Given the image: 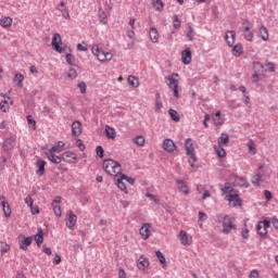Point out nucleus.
Returning a JSON list of instances; mask_svg holds the SVG:
<instances>
[{"instance_id": "bf43d9fd", "label": "nucleus", "mask_w": 278, "mask_h": 278, "mask_svg": "<svg viewBox=\"0 0 278 278\" xmlns=\"http://www.w3.org/2000/svg\"><path fill=\"white\" fill-rule=\"evenodd\" d=\"M68 79H77V70L71 67L67 72Z\"/></svg>"}, {"instance_id": "864d4df0", "label": "nucleus", "mask_w": 278, "mask_h": 278, "mask_svg": "<svg viewBox=\"0 0 278 278\" xmlns=\"http://www.w3.org/2000/svg\"><path fill=\"white\" fill-rule=\"evenodd\" d=\"M96 153H97L98 157H100V160H103V157H105V150L103 149L102 146L96 147Z\"/></svg>"}, {"instance_id": "e433bc0d", "label": "nucleus", "mask_w": 278, "mask_h": 278, "mask_svg": "<svg viewBox=\"0 0 278 278\" xmlns=\"http://www.w3.org/2000/svg\"><path fill=\"white\" fill-rule=\"evenodd\" d=\"M258 36L264 40V42H267L269 36H268V28L266 26H261L258 29Z\"/></svg>"}, {"instance_id": "4468645a", "label": "nucleus", "mask_w": 278, "mask_h": 278, "mask_svg": "<svg viewBox=\"0 0 278 278\" xmlns=\"http://www.w3.org/2000/svg\"><path fill=\"white\" fill-rule=\"evenodd\" d=\"M213 125H215V127H220V125L225 124V115H223V112H220V110L215 111V113H213Z\"/></svg>"}, {"instance_id": "6e6d98bb", "label": "nucleus", "mask_w": 278, "mask_h": 278, "mask_svg": "<svg viewBox=\"0 0 278 278\" xmlns=\"http://www.w3.org/2000/svg\"><path fill=\"white\" fill-rule=\"evenodd\" d=\"M121 177L124 181H127V184H130V186H134L136 184V178L127 176L126 174H121Z\"/></svg>"}, {"instance_id": "dca6fc26", "label": "nucleus", "mask_w": 278, "mask_h": 278, "mask_svg": "<svg viewBox=\"0 0 278 278\" xmlns=\"http://www.w3.org/2000/svg\"><path fill=\"white\" fill-rule=\"evenodd\" d=\"M56 10H59V12H61L63 18H65V21H71V13H68V8H66V2H64V0H62L58 5H56Z\"/></svg>"}, {"instance_id": "5fc2aeb1", "label": "nucleus", "mask_w": 278, "mask_h": 278, "mask_svg": "<svg viewBox=\"0 0 278 278\" xmlns=\"http://www.w3.org/2000/svg\"><path fill=\"white\" fill-rule=\"evenodd\" d=\"M54 215L60 218V216H62V206H60V204H51Z\"/></svg>"}, {"instance_id": "f3484780", "label": "nucleus", "mask_w": 278, "mask_h": 278, "mask_svg": "<svg viewBox=\"0 0 278 278\" xmlns=\"http://www.w3.org/2000/svg\"><path fill=\"white\" fill-rule=\"evenodd\" d=\"M163 149L167 153H174L175 151H177V144H175V141H173V139H165L163 141Z\"/></svg>"}, {"instance_id": "72a5a7b5", "label": "nucleus", "mask_w": 278, "mask_h": 278, "mask_svg": "<svg viewBox=\"0 0 278 278\" xmlns=\"http://www.w3.org/2000/svg\"><path fill=\"white\" fill-rule=\"evenodd\" d=\"M155 255H156L160 264L162 265V268H166V266H168V263L166 262V256H164V253H162V251L157 250V251H155Z\"/></svg>"}, {"instance_id": "c756f323", "label": "nucleus", "mask_w": 278, "mask_h": 278, "mask_svg": "<svg viewBox=\"0 0 278 278\" xmlns=\"http://www.w3.org/2000/svg\"><path fill=\"white\" fill-rule=\"evenodd\" d=\"M81 134V122L75 121L72 123V136H79Z\"/></svg>"}, {"instance_id": "7c9ffc66", "label": "nucleus", "mask_w": 278, "mask_h": 278, "mask_svg": "<svg viewBox=\"0 0 278 278\" xmlns=\"http://www.w3.org/2000/svg\"><path fill=\"white\" fill-rule=\"evenodd\" d=\"M12 23H14V20L10 16H2L0 18V26L3 27V29H8V27H12Z\"/></svg>"}, {"instance_id": "603ef678", "label": "nucleus", "mask_w": 278, "mask_h": 278, "mask_svg": "<svg viewBox=\"0 0 278 278\" xmlns=\"http://www.w3.org/2000/svg\"><path fill=\"white\" fill-rule=\"evenodd\" d=\"M254 73H262L264 71V65L260 61L253 63Z\"/></svg>"}, {"instance_id": "e2e57ef3", "label": "nucleus", "mask_w": 278, "mask_h": 278, "mask_svg": "<svg viewBox=\"0 0 278 278\" xmlns=\"http://www.w3.org/2000/svg\"><path fill=\"white\" fill-rule=\"evenodd\" d=\"M8 251H10V244L8 243H2L1 248H0V253L1 255H5V253H8Z\"/></svg>"}, {"instance_id": "f257e3e1", "label": "nucleus", "mask_w": 278, "mask_h": 278, "mask_svg": "<svg viewBox=\"0 0 278 278\" xmlns=\"http://www.w3.org/2000/svg\"><path fill=\"white\" fill-rule=\"evenodd\" d=\"M223 194H226V199L229 203H235V205H242V199H240V194H238V190L233 189V187L229 186V182H226L222 188Z\"/></svg>"}, {"instance_id": "39448f33", "label": "nucleus", "mask_w": 278, "mask_h": 278, "mask_svg": "<svg viewBox=\"0 0 278 278\" xmlns=\"http://www.w3.org/2000/svg\"><path fill=\"white\" fill-rule=\"evenodd\" d=\"M242 36L247 42H253V38H255L253 23H251L249 20H243L242 22Z\"/></svg>"}, {"instance_id": "c9c22d12", "label": "nucleus", "mask_w": 278, "mask_h": 278, "mask_svg": "<svg viewBox=\"0 0 278 278\" xmlns=\"http://www.w3.org/2000/svg\"><path fill=\"white\" fill-rule=\"evenodd\" d=\"M98 18L102 25H108V14H105V11L101 7L98 10Z\"/></svg>"}, {"instance_id": "c85d7f7f", "label": "nucleus", "mask_w": 278, "mask_h": 278, "mask_svg": "<svg viewBox=\"0 0 278 278\" xmlns=\"http://www.w3.org/2000/svg\"><path fill=\"white\" fill-rule=\"evenodd\" d=\"M231 53L235 58H240V55L244 53V47L242 46V43H236L232 47Z\"/></svg>"}, {"instance_id": "cd10ccee", "label": "nucleus", "mask_w": 278, "mask_h": 278, "mask_svg": "<svg viewBox=\"0 0 278 278\" xmlns=\"http://www.w3.org/2000/svg\"><path fill=\"white\" fill-rule=\"evenodd\" d=\"M177 188L182 192V194H190V189L188 188V185L181 179H176Z\"/></svg>"}, {"instance_id": "ddd939ff", "label": "nucleus", "mask_w": 278, "mask_h": 278, "mask_svg": "<svg viewBox=\"0 0 278 278\" xmlns=\"http://www.w3.org/2000/svg\"><path fill=\"white\" fill-rule=\"evenodd\" d=\"M181 62L185 64V66H188L192 63V49L189 47L181 51Z\"/></svg>"}, {"instance_id": "2f4dec72", "label": "nucleus", "mask_w": 278, "mask_h": 278, "mask_svg": "<svg viewBox=\"0 0 278 278\" xmlns=\"http://www.w3.org/2000/svg\"><path fill=\"white\" fill-rule=\"evenodd\" d=\"M149 36H150L151 42H153V43L159 42L160 33L157 31V28H155V27L150 28Z\"/></svg>"}, {"instance_id": "8fccbe9b", "label": "nucleus", "mask_w": 278, "mask_h": 278, "mask_svg": "<svg viewBox=\"0 0 278 278\" xmlns=\"http://www.w3.org/2000/svg\"><path fill=\"white\" fill-rule=\"evenodd\" d=\"M153 7L155 8L156 12H162L164 10V2L162 0H154Z\"/></svg>"}, {"instance_id": "37998d69", "label": "nucleus", "mask_w": 278, "mask_h": 278, "mask_svg": "<svg viewBox=\"0 0 278 278\" xmlns=\"http://www.w3.org/2000/svg\"><path fill=\"white\" fill-rule=\"evenodd\" d=\"M251 181L256 188H260L262 186V174L252 176Z\"/></svg>"}, {"instance_id": "c03bdc74", "label": "nucleus", "mask_w": 278, "mask_h": 278, "mask_svg": "<svg viewBox=\"0 0 278 278\" xmlns=\"http://www.w3.org/2000/svg\"><path fill=\"white\" fill-rule=\"evenodd\" d=\"M164 108V104L162 103V100L160 99V92L155 93V106L154 110L155 112H160Z\"/></svg>"}, {"instance_id": "de8ad7c7", "label": "nucleus", "mask_w": 278, "mask_h": 278, "mask_svg": "<svg viewBox=\"0 0 278 278\" xmlns=\"http://www.w3.org/2000/svg\"><path fill=\"white\" fill-rule=\"evenodd\" d=\"M26 121L30 129L36 130V119L31 115H26Z\"/></svg>"}, {"instance_id": "3c124183", "label": "nucleus", "mask_w": 278, "mask_h": 278, "mask_svg": "<svg viewBox=\"0 0 278 278\" xmlns=\"http://www.w3.org/2000/svg\"><path fill=\"white\" fill-rule=\"evenodd\" d=\"M2 210L5 218H10V216H12V207H10L9 203L2 206Z\"/></svg>"}, {"instance_id": "b1692460", "label": "nucleus", "mask_w": 278, "mask_h": 278, "mask_svg": "<svg viewBox=\"0 0 278 278\" xmlns=\"http://www.w3.org/2000/svg\"><path fill=\"white\" fill-rule=\"evenodd\" d=\"M65 53V60L70 66H77V59H75V55H73V49L71 48V51H64Z\"/></svg>"}, {"instance_id": "4d7b16f0", "label": "nucleus", "mask_w": 278, "mask_h": 278, "mask_svg": "<svg viewBox=\"0 0 278 278\" xmlns=\"http://www.w3.org/2000/svg\"><path fill=\"white\" fill-rule=\"evenodd\" d=\"M265 66L267 67L268 73H275L277 71V66L270 61H266Z\"/></svg>"}, {"instance_id": "0eeeda50", "label": "nucleus", "mask_w": 278, "mask_h": 278, "mask_svg": "<svg viewBox=\"0 0 278 278\" xmlns=\"http://www.w3.org/2000/svg\"><path fill=\"white\" fill-rule=\"evenodd\" d=\"M236 229L237 226L233 224V218H231L229 215H225L223 219V233H225V236H229V233Z\"/></svg>"}, {"instance_id": "a211bd4d", "label": "nucleus", "mask_w": 278, "mask_h": 278, "mask_svg": "<svg viewBox=\"0 0 278 278\" xmlns=\"http://www.w3.org/2000/svg\"><path fill=\"white\" fill-rule=\"evenodd\" d=\"M175 77H179V74L178 73H174L172 76H167L166 77V81L167 83V86L173 89V88H179V79L178 78H175Z\"/></svg>"}, {"instance_id": "f03ea898", "label": "nucleus", "mask_w": 278, "mask_h": 278, "mask_svg": "<svg viewBox=\"0 0 278 278\" xmlns=\"http://www.w3.org/2000/svg\"><path fill=\"white\" fill-rule=\"evenodd\" d=\"M91 53L99 60V62L105 63L111 62L114 54L112 52H106L103 48H100L98 43H93L91 47Z\"/></svg>"}, {"instance_id": "a19ab883", "label": "nucleus", "mask_w": 278, "mask_h": 278, "mask_svg": "<svg viewBox=\"0 0 278 278\" xmlns=\"http://www.w3.org/2000/svg\"><path fill=\"white\" fill-rule=\"evenodd\" d=\"M127 81L130 88H138V86H140V81H138V78L134 75H129Z\"/></svg>"}, {"instance_id": "f704fd0d", "label": "nucleus", "mask_w": 278, "mask_h": 278, "mask_svg": "<svg viewBox=\"0 0 278 278\" xmlns=\"http://www.w3.org/2000/svg\"><path fill=\"white\" fill-rule=\"evenodd\" d=\"M47 160L52 164H62V154L58 156L56 154H45Z\"/></svg>"}, {"instance_id": "2eb2a0df", "label": "nucleus", "mask_w": 278, "mask_h": 278, "mask_svg": "<svg viewBox=\"0 0 278 278\" xmlns=\"http://www.w3.org/2000/svg\"><path fill=\"white\" fill-rule=\"evenodd\" d=\"M139 233L142 240H149L151 238V224L143 223L141 228L139 229Z\"/></svg>"}, {"instance_id": "a878e982", "label": "nucleus", "mask_w": 278, "mask_h": 278, "mask_svg": "<svg viewBox=\"0 0 278 278\" xmlns=\"http://www.w3.org/2000/svg\"><path fill=\"white\" fill-rule=\"evenodd\" d=\"M194 36H197V31H194V27H192V24L188 23L186 33L187 40H189V42H192V40H194Z\"/></svg>"}, {"instance_id": "4c0bfd02", "label": "nucleus", "mask_w": 278, "mask_h": 278, "mask_svg": "<svg viewBox=\"0 0 278 278\" xmlns=\"http://www.w3.org/2000/svg\"><path fill=\"white\" fill-rule=\"evenodd\" d=\"M179 238L180 244H184V247L190 245V241L188 240V232H186V230H180Z\"/></svg>"}, {"instance_id": "69168bd1", "label": "nucleus", "mask_w": 278, "mask_h": 278, "mask_svg": "<svg viewBox=\"0 0 278 278\" xmlns=\"http://www.w3.org/2000/svg\"><path fill=\"white\" fill-rule=\"evenodd\" d=\"M76 147L79 149V151H86V146L81 139L76 140Z\"/></svg>"}, {"instance_id": "052dcab7", "label": "nucleus", "mask_w": 278, "mask_h": 278, "mask_svg": "<svg viewBox=\"0 0 278 278\" xmlns=\"http://www.w3.org/2000/svg\"><path fill=\"white\" fill-rule=\"evenodd\" d=\"M146 197L147 199H150V201H153L156 205L160 203V199L151 192H147Z\"/></svg>"}, {"instance_id": "1a4fd4ad", "label": "nucleus", "mask_w": 278, "mask_h": 278, "mask_svg": "<svg viewBox=\"0 0 278 278\" xmlns=\"http://www.w3.org/2000/svg\"><path fill=\"white\" fill-rule=\"evenodd\" d=\"M16 147V139L14 137H8L4 139L2 143V154L3 153H11Z\"/></svg>"}, {"instance_id": "6e6552de", "label": "nucleus", "mask_w": 278, "mask_h": 278, "mask_svg": "<svg viewBox=\"0 0 278 278\" xmlns=\"http://www.w3.org/2000/svg\"><path fill=\"white\" fill-rule=\"evenodd\" d=\"M185 149L186 154L190 160H193L194 162H199V159H197V153H194V143H192V138H187L185 140Z\"/></svg>"}, {"instance_id": "13d9d810", "label": "nucleus", "mask_w": 278, "mask_h": 278, "mask_svg": "<svg viewBox=\"0 0 278 278\" xmlns=\"http://www.w3.org/2000/svg\"><path fill=\"white\" fill-rule=\"evenodd\" d=\"M77 88H79L80 94H86V90L88 89V85H86V81L81 80L77 84Z\"/></svg>"}, {"instance_id": "0e129e2a", "label": "nucleus", "mask_w": 278, "mask_h": 278, "mask_svg": "<svg viewBox=\"0 0 278 278\" xmlns=\"http://www.w3.org/2000/svg\"><path fill=\"white\" fill-rule=\"evenodd\" d=\"M62 150H60L56 146H52L49 151H46L45 154H55L61 153Z\"/></svg>"}, {"instance_id": "a18cd8bd", "label": "nucleus", "mask_w": 278, "mask_h": 278, "mask_svg": "<svg viewBox=\"0 0 278 278\" xmlns=\"http://www.w3.org/2000/svg\"><path fill=\"white\" fill-rule=\"evenodd\" d=\"M172 21L174 29H181V20H179V15H174Z\"/></svg>"}, {"instance_id": "7ed1b4c3", "label": "nucleus", "mask_w": 278, "mask_h": 278, "mask_svg": "<svg viewBox=\"0 0 278 278\" xmlns=\"http://www.w3.org/2000/svg\"><path fill=\"white\" fill-rule=\"evenodd\" d=\"M103 170L106 175H118L121 173V163L112 159H106L103 161Z\"/></svg>"}, {"instance_id": "9d476101", "label": "nucleus", "mask_w": 278, "mask_h": 278, "mask_svg": "<svg viewBox=\"0 0 278 278\" xmlns=\"http://www.w3.org/2000/svg\"><path fill=\"white\" fill-rule=\"evenodd\" d=\"M62 162H65L66 164H77L79 162V159H77V154L71 151H66L61 154Z\"/></svg>"}, {"instance_id": "58836bf2", "label": "nucleus", "mask_w": 278, "mask_h": 278, "mask_svg": "<svg viewBox=\"0 0 278 278\" xmlns=\"http://www.w3.org/2000/svg\"><path fill=\"white\" fill-rule=\"evenodd\" d=\"M168 114H169V117L172 118V121H174V123H179V121H181V116L179 115L177 110L169 109Z\"/></svg>"}, {"instance_id": "338daca9", "label": "nucleus", "mask_w": 278, "mask_h": 278, "mask_svg": "<svg viewBox=\"0 0 278 278\" xmlns=\"http://www.w3.org/2000/svg\"><path fill=\"white\" fill-rule=\"evenodd\" d=\"M263 194L266 201H273V192H270L269 190H264Z\"/></svg>"}, {"instance_id": "393cba45", "label": "nucleus", "mask_w": 278, "mask_h": 278, "mask_svg": "<svg viewBox=\"0 0 278 278\" xmlns=\"http://www.w3.org/2000/svg\"><path fill=\"white\" fill-rule=\"evenodd\" d=\"M104 134L109 140H116V129L114 127L106 125Z\"/></svg>"}, {"instance_id": "473e14b6", "label": "nucleus", "mask_w": 278, "mask_h": 278, "mask_svg": "<svg viewBox=\"0 0 278 278\" xmlns=\"http://www.w3.org/2000/svg\"><path fill=\"white\" fill-rule=\"evenodd\" d=\"M14 84H16L17 88H23V81H25V75L21 72L16 73L13 78Z\"/></svg>"}, {"instance_id": "9b49d317", "label": "nucleus", "mask_w": 278, "mask_h": 278, "mask_svg": "<svg viewBox=\"0 0 278 278\" xmlns=\"http://www.w3.org/2000/svg\"><path fill=\"white\" fill-rule=\"evenodd\" d=\"M65 225L67 229H75V226L77 225V216L75 212L68 211L66 218H65Z\"/></svg>"}, {"instance_id": "412c9836", "label": "nucleus", "mask_w": 278, "mask_h": 278, "mask_svg": "<svg viewBox=\"0 0 278 278\" xmlns=\"http://www.w3.org/2000/svg\"><path fill=\"white\" fill-rule=\"evenodd\" d=\"M231 179H233L236 184L240 186V188H249L251 186L245 177H240L237 174H233Z\"/></svg>"}, {"instance_id": "20e7f679", "label": "nucleus", "mask_w": 278, "mask_h": 278, "mask_svg": "<svg viewBox=\"0 0 278 278\" xmlns=\"http://www.w3.org/2000/svg\"><path fill=\"white\" fill-rule=\"evenodd\" d=\"M51 47L53 51H56V53H64V51H71V47L65 45L62 46V36L60 33H56L52 36Z\"/></svg>"}, {"instance_id": "4be33fe9", "label": "nucleus", "mask_w": 278, "mask_h": 278, "mask_svg": "<svg viewBox=\"0 0 278 278\" xmlns=\"http://www.w3.org/2000/svg\"><path fill=\"white\" fill-rule=\"evenodd\" d=\"M151 262H149V258L146 257L144 255H141L138 260H137V267L139 268V270H144L146 268H149Z\"/></svg>"}, {"instance_id": "680f3d73", "label": "nucleus", "mask_w": 278, "mask_h": 278, "mask_svg": "<svg viewBox=\"0 0 278 278\" xmlns=\"http://www.w3.org/2000/svg\"><path fill=\"white\" fill-rule=\"evenodd\" d=\"M77 51H88V43L86 41H83V43H77Z\"/></svg>"}, {"instance_id": "09e8293b", "label": "nucleus", "mask_w": 278, "mask_h": 278, "mask_svg": "<svg viewBox=\"0 0 278 278\" xmlns=\"http://www.w3.org/2000/svg\"><path fill=\"white\" fill-rule=\"evenodd\" d=\"M214 150L216 152L217 157H227V152L225 151V148L223 147H214Z\"/></svg>"}, {"instance_id": "aec40b11", "label": "nucleus", "mask_w": 278, "mask_h": 278, "mask_svg": "<svg viewBox=\"0 0 278 278\" xmlns=\"http://www.w3.org/2000/svg\"><path fill=\"white\" fill-rule=\"evenodd\" d=\"M225 41L228 47H233V45H236V30L226 31Z\"/></svg>"}, {"instance_id": "ea45409f", "label": "nucleus", "mask_w": 278, "mask_h": 278, "mask_svg": "<svg viewBox=\"0 0 278 278\" xmlns=\"http://www.w3.org/2000/svg\"><path fill=\"white\" fill-rule=\"evenodd\" d=\"M123 176H119L117 179L116 186L122 190V192H125V194H129V191L127 190V186L124 182Z\"/></svg>"}, {"instance_id": "49530a36", "label": "nucleus", "mask_w": 278, "mask_h": 278, "mask_svg": "<svg viewBox=\"0 0 278 278\" xmlns=\"http://www.w3.org/2000/svg\"><path fill=\"white\" fill-rule=\"evenodd\" d=\"M132 142H135V144H137L138 147H144L146 139L143 136L139 135L132 139Z\"/></svg>"}, {"instance_id": "79ce46f5", "label": "nucleus", "mask_w": 278, "mask_h": 278, "mask_svg": "<svg viewBox=\"0 0 278 278\" xmlns=\"http://www.w3.org/2000/svg\"><path fill=\"white\" fill-rule=\"evenodd\" d=\"M247 147L249 149V153L251 155H256L257 154V148L255 147V141H253L252 139H250L247 143Z\"/></svg>"}, {"instance_id": "423d86ee", "label": "nucleus", "mask_w": 278, "mask_h": 278, "mask_svg": "<svg viewBox=\"0 0 278 278\" xmlns=\"http://www.w3.org/2000/svg\"><path fill=\"white\" fill-rule=\"evenodd\" d=\"M270 218L263 217V220L256 224V233L261 236V238H266L268 236V229H270Z\"/></svg>"}, {"instance_id": "f8f14e48", "label": "nucleus", "mask_w": 278, "mask_h": 278, "mask_svg": "<svg viewBox=\"0 0 278 278\" xmlns=\"http://www.w3.org/2000/svg\"><path fill=\"white\" fill-rule=\"evenodd\" d=\"M20 249L22 251H27V247H31V242H34V237H25V235L18 236Z\"/></svg>"}, {"instance_id": "5701e85b", "label": "nucleus", "mask_w": 278, "mask_h": 278, "mask_svg": "<svg viewBox=\"0 0 278 278\" xmlns=\"http://www.w3.org/2000/svg\"><path fill=\"white\" fill-rule=\"evenodd\" d=\"M34 240L37 247H42V243L45 242V230H42V228H37V233L34 235Z\"/></svg>"}, {"instance_id": "6ab92c4d", "label": "nucleus", "mask_w": 278, "mask_h": 278, "mask_svg": "<svg viewBox=\"0 0 278 278\" xmlns=\"http://www.w3.org/2000/svg\"><path fill=\"white\" fill-rule=\"evenodd\" d=\"M35 166L37 167L36 175H38V177L45 176V167L47 166V161L38 159L35 163Z\"/></svg>"}, {"instance_id": "bb28decb", "label": "nucleus", "mask_w": 278, "mask_h": 278, "mask_svg": "<svg viewBox=\"0 0 278 278\" xmlns=\"http://www.w3.org/2000/svg\"><path fill=\"white\" fill-rule=\"evenodd\" d=\"M218 147H227L229 144V134L222 132L217 139Z\"/></svg>"}, {"instance_id": "774afa93", "label": "nucleus", "mask_w": 278, "mask_h": 278, "mask_svg": "<svg viewBox=\"0 0 278 278\" xmlns=\"http://www.w3.org/2000/svg\"><path fill=\"white\" fill-rule=\"evenodd\" d=\"M249 278H260V271H257V269H252L250 271Z\"/></svg>"}]
</instances>
